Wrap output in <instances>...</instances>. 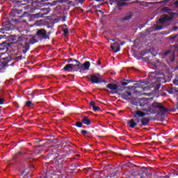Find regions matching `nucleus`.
I'll return each instance as SVG.
<instances>
[{
    "mask_svg": "<svg viewBox=\"0 0 178 178\" xmlns=\"http://www.w3.org/2000/svg\"><path fill=\"white\" fill-rule=\"evenodd\" d=\"M149 122H151V119L148 118H143L140 120L141 124L140 125V127H143V126H148Z\"/></svg>",
    "mask_w": 178,
    "mask_h": 178,
    "instance_id": "16",
    "label": "nucleus"
},
{
    "mask_svg": "<svg viewBox=\"0 0 178 178\" xmlns=\"http://www.w3.org/2000/svg\"><path fill=\"white\" fill-rule=\"evenodd\" d=\"M72 72H79V63L76 65L72 64Z\"/></svg>",
    "mask_w": 178,
    "mask_h": 178,
    "instance_id": "29",
    "label": "nucleus"
},
{
    "mask_svg": "<svg viewBox=\"0 0 178 178\" xmlns=\"http://www.w3.org/2000/svg\"><path fill=\"white\" fill-rule=\"evenodd\" d=\"M129 83H136V81H133L131 79H124L123 81L121 82V86H127Z\"/></svg>",
    "mask_w": 178,
    "mask_h": 178,
    "instance_id": "21",
    "label": "nucleus"
},
{
    "mask_svg": "<svg viewBox=\"0 0 178 178\" xmlns=\"http://www.w3.org/2000/svg\"><path fill=\"white\" fill-rule=\"evenodd\" d=\"M156 30H162V26L161 25H157L156 26Z\"/></svg>",
    "mask_w": 178,
    "mask_h": 178,
    "instance_id": "51",
    "label": "nucleus"
},
{
    "mask_svg": "<svg viewBox=\"0 0 178 178\" xmlns=\"http://www.w3.org/2000/svg\"><path fill=\"white\" fill-rule=\"evenodd\" d=\"M134 105H135L136 106H140V102L139 100L137 102H134Z\"/></svg>",
    "mask_w": 178,
    "mask_h": 178,
    "instance_id": "50",
    "label": "nucleus"
},
{
    "mask_svg": "<svg viewBox=\"0 0 178 178\" xmlns=\"http://www.w3.org/2000/svg\"><path fill=\"white\" fill-rule=\"evenodd\" d=\"M24 154H27L28 155H31L33 154L32 151H28L27 152H24Z\"/></svg>",
    "mask_w": 178,
    "mask_h": 178,
    "instance_id": "56",
    "label": "nucleus"
},
{
    "mask_svg": "<svg viewBox=\"0 0 178 178\" xmlns=\"http://www.w3.org/2000/svg\"><path fill=\"white\" fill-rule=\"evenodd\" d=\"M170 54V51H165V54H164V55H168V54Z\"/></svg>",
    "mask_w": 178,
    "mask_h": 178,
    "instance_id": "64",
    "label": "nucleus"
},
{
    "mask_svg": "<svg viewBox=\"0 0 178 178\" xmlns=\"http://www.w3.org/2000/svg\"><path fill=\"white\" fill-rule=\"evenodd\" d=\"M17 41V42H19L20 45V44H24L27 42L29 41V38H27V36L22 35L18 37Z\"/></svg>",
    "mask_w": 178,
    "mask_h": 178,
    "instance_id": "14",
    "label": "nucleus"
},
{
    "mask_svg": "<svg viewBox=\"0 0 178 178\" xmlns=\"http://www.w3.org/2000/svg\"><path fill=\"white\" fill-rule=\"evenodd\" d=\"M118 176H119V174L118 173V171L111 174L110 175L111 177H118Z\"/></svg>",
    "mask_w": 178,
    "mask_h": 178,
    "instance_id": "36",
    "label": "nucleus"
},
{
    "mask_svg": "<svg viewBox=\"0 0 178 178\" xmlns=\"http://www.w3.org/2000/svg\"><path fill=\"white\" fill-rule=\"evenodd\" d=\"M106 88L112 90V91L119 90V86L115 83H108V85H106Z\"/></svg>",
    "mask_w": 178,
    "mask_h": 178,
    "instance_id": "15",
    "label": "nucleus"
},
{
    "mask_svg": "<svg viewBox=\"0 0 178 178\" xmlns=\"http://www.w3.org/2000/svg\"><path fill=\"white\" fill-rule=\"evenodd\" d=\"M8 40H10V41H16V40H17V36L10 35L8 37Z\"/></svg>",
    "mask_w": 178,
    "mask_h": 178,
    "instance_id": "31",
    "label": "nucleus"
},
{
    "mask_svg": "<svg viewBox=\"0 0 178 178\" xmlns=\"http://www.w3.org/2000/svg\"><path fill=\"white\" fill-rule=\"evenodd\" d=\"M81 133L83 135V136H86V134H88V132L84 129L81 130Z\"/></svg>",
    "mask_w": 178,
    "mask_h": 178,
    "instance_id": "44",
    "label": "nucleus"
},
{
    "mask_svg": "<svg viewBox=\"0 0 178 178\" xmlns=\"http://www.w3.org/2000/svg\"><path fill=\"white\" fill-rule=\"evenodd\" d=\"M78 65H79V70L80 73H81L83 72V70H86V69L84 68L83 64L80 63V61H79Z\"/></svg>",
    "mask_w": 178,
    "mask_h": 178,
    "instance_id": "27",
    "label": "nucleus"
},
{
    "mask_svg": "<svg viewBox=\"0 0 178 178\" xmlns=\"http://www.w3.org/2000/svg\"><path fill=\"white\" fill-rule=\"evenodd\" d=\"M83 65L85 70H88L90 69V66H91L90 61H86Z\"/></svg>",
    "mask_w": 178,
    "mask_h": 178,
    "instance_id": "25",
    "label": "nucleus"
},
{
    "mask_svg": "<svg viewBox=\"0 0 178 178\" xmlns=\"http://www.w3.org/2000/svg\"><path fill=\"white\" fill-rule=\"evenodd\" d=\"M154 79H156L157 81H161L162 79H165V74H163V73L156 74Z\"/></svg>",
    "mask_w": 178,
    "mask_h": 178,
    "instance_id": "20",
    "label": "nucleus"
},
{
    "mask_svg": "<svg viewBox=\"0 0 178 178\" xmlns=\"http://www.w3.org/2000/svg\"><path fill=\"white\" fill-rule=\"evenodd\" d=\"M145 113L146 115H155L156 112L154 108H152V106H151L150 107L147 108ZM156 113H159V111H157Z\"/></svg>",
    "mask_w": 178,
    "mask_h": 178,
    "instance_id": "17",
    "label": "nucleus"
},
{
    "mask_svg": "<svg viewBox=\"0 0 178 178\" xmlns=\"http://www.w3.org/2000/svg\"><path fill=\"white\" fill-rule=\"evenodd\" d=\"M135 83H134V86H133L134 90H136V88H140L143 86V85H141V81H135Z\"/></svg>",
    "mask_w": 178,
    "mask_h": 178,
    "instance_id": "24",
    "label": "nucleus"
},
{
    "mask_svg": "<svg viewBox=\"0 0 178 178\" xmlns=\"http://www.w3.org/2000/svg\"><path fill=\"white\" fill-rule=\"evenodd\" d=\"M75 126L76 127H79V128L82 127H83V122H76L75 123Z\"/></svg>",
    "mask_w": 178,
    "mask_h": 178,
    "instance_id": "32",
    "label": "nucleus"
},
{
    "mask_svg": "<svg viewBox=\"0 0 178 178\" xmlns=\"http://www.w3.org/2000/svg\"><path fill=\"white\" fill-rule=\"evenodd\" d=\"M92 111H94V112H97V111H101V108L99 107V106H95V107H94L93 108H92Z\"/></svg>",
    "mask_w": 178,
    "mask_h": 178,
    "instance_id": "40",
    "label": "nucleus"
},
{
    "mask_svg": "<svg viewBox=\"0 0 178 178\" xmlns=\"http://www.w3.org/2000/svg\"><path fill=\"white\" fill-rule=\"evenodd\" d=\"M82 123L86 126H90L91 124V120L88 118V116H85L82 119Z\"/></svg>",
    "mask_w": 178,
    "mask_h": 178,
    "instance_id": "18",
    "label": "nucleus"
},
{
    "mask_svg": "<svg viewBox=\"0 0 178 178\" xmlns=\"http://www.w3.org/2000/svg\"><path fill=\"white\" fill-rule=\"evenodd\" d=\"M152 108L153 109H159L161 111V115H166L168 112H169V109L162 105V104L157 102H154L152 104Z\"/></svg>",
    "mask_w": 178,
    "mask_h": 178,
    "instance_id": "5",
    "label": "nucleus"
},
{
    "mask_svg": "<svg viewBox=\"0 0 178 178\" xmlns=\"http://www.w3.org/2000/svg\"><path fill=\"white\" fill-rule=\"evenodd\" d=\"M37 39L35 37L30 39V43L31 45L36 44L38 41H48V35H47V31L44 29H38L35 33Z\"/></svg>",
    "mask_w": 178,
    "mask_h": 178,
    "instance_id": "1",
    "label": "nucleus"
},
{
    "mask_svg": "<svg viewBox=\"0 0 178 178\" xmlns=\"http://www.w3.org/2000/svg\"><path fill=\"white\" fill-rule=\"evenodd\" d=\"M3 94V90H0V97H2V95Z\"/></svg>",
    "mask_w": 178,
    "mask_h": 178,
    "instance_id": "60",
    "label": "nucleus"
},
{
    "mask_svg": "<svg viewBox=\"0 0 178 178\" xmlns=\"http://www.w3.org/2000/svg\"><path fill=\"white\" fill-rule=\"evenodd\" d=\"M13 44V42H9V41H4L0 43V51H5V49H9L10 45Z\"/></svg>",
    "mask_w": 178,
    "mask_h": 178,
    "instance_id": "12",
    "label": "nucleus"
},
{
    "mask_svg": "<svg viewBox=\"0 0 178 178\" xmlns=\"http://www.w3.org/2000/svg\"><path fill=\"white\" fill-rule=\"evenodd\" d=\"M90 106H92V108H95L97 106V103L94 101H91L90 103Z\"/></svg>",
    "mask_w": 178,
    "mask_h": 178,
    "instance_id": "37",
    "label": "nucleus"
},
{
    "mask_svg": "<svg viewBox=\"0 0 178 178\" xmlns=\"http://www.w3.org/2000/svg\"><path fill=\"white\" fill-rule=\"evenodd\" d=\"M18 60H22L23 59V57L22 56H19L17 57Z\"/></svg>",
    "mask_w": 178,
    "mask_h": 178,
    "instance_id": "62",
    "label": "nucleus"
},
{
    "mask_svg": "<svg viewBox=\"0 0 178 178\" xmlns=\"http://www.w3.org/2000/svg\"><path fill=\"white\" fill-rule=\"evenodd\" d=\"M177 30H178V27H177V26H175L173 27V31H177Z\"/></svg>",
    "mask_w": 178,
    "mask_h": 178,
    "instance_id": "59",
    "label": "nucleus"
},
{
    "mask_svg": "<svg viewBox=\"0 0 178 178\" xmlns=\"http://www.w3.org/2000/svg\"><path fill=\"white\" fill-rule=\"evenodd\" d=\"M66 163V161L63 160L60 156H57L56 159H54V160L51 161L50 163V168L54 170V172H59L62 168L63 167V165Z\"/></svg>",
    "mask_w": 178,
    "mask_h": 178,
    "instance_id": "2",
    "label": "nucleus"
},
{
    "mask_svg": "<svg viewBox=\"0 0 178 178\" xmlns=\"http://www.w3.org/2000/svg\"><path fill=\"white\" fill-rule=\"evenodd\" d=\"M30 44H31L30 42V40H29V42H26L25 43H20V46L22 49V53L24 54H27V52H29V51H30Z\"/></svg>",
    "mask_w": 178,
    "mask_h": 178,
    "instance_id": "11",
    "label": "nucleus"
},
{
    "mask_svg": "<svg viewBox=\"0 0 178 178\" xmlns=\"http://www.w3.org/2000/svg\"><path fill=\"white\" fill-rule=\"evenodd\" d=\"M24 2H28L29 3H30V2H33V1L34 0H22Z\"/></svg>",
    "mask_w": 178,
    "mask_h": 178,
    "instance_id": "57",
    "label": "nucleus"
},
{
    "mask_svg": "<svg viewBox=\"0 0 178 178\" xmlns=\"http://www.w3.org/2000/svg\"><path fill=\"white\" fill-rule=\"evenodd\" d=\"M173 19V17H170L168 15H164L163 16V17L160 18L159 19V22L160 23V24H166V23H168V22H170V20H172Z\"/></svg>",
    "mask_w": 178,
    "mask_h": 178,
    "instance_id": "10",
    "label": "nucleus"
},
{
    "mask_svg": "<svg viewBox=\"0 0 178 178\" xmlns=\"http://www.w3.org/2000/svg\"><path fill=\"white\" fill-rule=\"evenodd\" d=\"M127 88L128 90H134V86H127Z\"/></svg>",
    "mask_w": 178,
    "mask_h": 178,
    "instance_id": "55",
    "label": "nucleus"
},
{
    "mask_svg": "<svg viewBox=\"0 0 178 178\" xmlns=\"http://www.w3.org/2000/svg\"><path fill=\"white\" fill-rule=\"evenodd\" d=\"M129 127H131V129H134V127H136V126H137V123L135 122L134 118L131 119L129 122Z\"/></svg>",
    "mask_w": 178,
    "mask_h": 178,
    "instance_id": "22",
    "label": "nucleus"
},
{
    "mask_svg": "<svg viewBox=\"0 0 178 178\" xmlns=\"http://www.w3.org/2000/svg\"><path fill=\"white\" fill-rule=\"evenodd\" d=\"M56 3H58V1H54L52 3H47V5H50V6H55V5H56Z\"/></svg>",
    "mask_w": 178,
    "mask_h": 178,
    "instance_id": "41",
    "label": "nucleus"
},
{
    "mask_svg": "<svg viewBox=\"0 0 178 178\" xmlns=\"http://www.w3.org/2000/svg\"><path fill=\"white\" fill-rule=\"evenodd\" d=\"M51 178H59V175H54Z\"/></svg>",
    "mask_w": 178,
    "mask_h": 178,
    "instance_id": "58",
    "label": "nucleus"
},
{
    "mask_svg": "<svg viewBox=\"0 0 178 178\" xmlns=\"http://www.w3.org/2000/svg\"><path fill=\"white\" fill-rule=\"evenodd\" d=\"M47 35H48V41H49V40H51V38H49V36L51 35V31L47 32Z\"/></svg>",
    "mask_w": 178,
    "mask_h": 178,
    "instance_id": "53",
    "label": "nucleus"
},
{
    "mask_svg": "<svg viewBox=\"0 0 178 178\" xmlns=\"http://www.w3.org/2000/svg\"><path fill=\"white\" fill-rule=\"evenodd\" d=\"M87 79H88L90 83H92V84H99V83H106L105 80H103L102 78H101V75L99 74H96L90 76H87Z\"/></svg>",
    "mask_w": 178,
    "mask_h": 178,
    "instance_id": "6",
    "label": "nucleus"
},
{
    "mask_svg": "<svg viewBox=\"0 0 178 178\" xmlns=\"http://www.w3.org/2000/svg\"><path fill=\"white\" fill-rule=\"evenodd\" d=\"M120 51V45L118 44L116 47V49L114 50V53L117 54V52H119Z\"/></svg>",
    "mask_w": 178,
    "mask_h": 178,
    "instance_id": "39",
    "label": "nucleus"
},
{
    "mask_svg": "<svg viewBox=\"0 0 178 178\" xmlns=\"http://www.w3.org/2000/svg\"><path fill=\"white\" fill-rule=\"evenodd\" d=\"M169 10H170V8H169V7H163L162 8V11L164 13H166V12H169Z\"/></svg>",
    "mask_w": 178,
    "mask_h": 178,
    "instance_id": "35",
    "label": "nucleus"
},
{
    "mask_svg": "<svg viewBox=\"0 0 178 178\" xmlns=\"http://www.w3.org/2000/svg\"><path fill=\"white\" fill-rule=\"evenodd\" d=\"M118 45H119V43L118 42H115L114 43L111 44V48L113 51H115V49L118 47Z\"/></svg>",
    "mask_w": 178,
    "mask_h": 178,
    "instance_id": "28",
    "label": "nucleus"
},
{
    "mask_svg": "<svg viewBox=\"0 0 178 178\" xmlns=\"http://www.w3.org/2000/svg\"><path fill=\"white\" fill-rule=\"evenodd\" d=\"M65 72H73V64H67L64 67Z\"/></svg>",
    "mask_w": 178,
    "mask_h": 178,
    "instance_id": "19",
    "label": "nucleus"
},
{
    "mask_svg": "<svg viewBox=\"0 0 178 178\" xmlns=\"http://www.w3.org/2000/svg\"><path fill=\"white\" fill-rule=\"evenodd\" d=\"M21 154H22V152H18L17 153L15 154L13 156V161H14V162H16V161H17V158L20 156Z\"/></svg>",
    "mask_w": 178,
    "mask_h": 178,
    "instance_id": "26",
    "label": "nucleus"
},
{
    "mask_svg": "<svg viewBox=\"0 0 178 178\" xmlns=\"http://www.w3.org/2000/svg\"><path fill=\"white\" fill-rule=\"evenodd\" d=\"M170 0H163L159 2V3H168Z\"/></svg>",
    "mask_w": 178,
    "mask_h": 178,
    "instance_id": "48",
    "label": "nucleus"
},
{
    "mask_svg": "<svg viewBox=\"0 0 178 178\" xmlns=\"http://www.w3.org/2000/svg\"><path fill=\"white\" fill-rule=\"evenodd\" d=\"M173 83H174V84H175V86H178V80H177V79H175V80L173 81Z\"/></svg>",
    "mask_w": 178,
    "mask_h": 178,
    "instance_id": "54",
    "label": "nucleus"
},
{
    "mask_svg": "<svg viewBox=\"0 0 178 178\" xmlns=\"http://www.w3.org/2000/svg\"><path fill=\"white\" fill-rule=\"evenodd\" d=\"M12 83H13V79H10V80H8V81H6V84L7 86H10V84H12Z\"/></svg>",
    "mask_w": 178,
    "mask_h": 178,
    "instance_id": "42",
    "label": "nucleus"
},
{
    "mask_svg": "<svg viewBox=\"0 0 178 178\" xmlns=\"http://www.w3.org/2000/svg\"><path fill=\"white\" fill-rule=\"evenodd\" d=\"M133 17V13L132 12H127L126 13L124 17H117L115 18V22L118 24H124L126 22H129Z\"/></svg>",
    "mask_w": 178,
    "mask_h": 178,
    "instance_id": "3",
    "label": "nucleus"
},
{
    "mask_svg": "<svg viewBox=\"0 0 178 178\" xmlns=\"http://www.w3.org/2000/svg\"><path fill=\"white\" fill-rule=\"evenodd\" d=\"M4 102H5V99L0 97V105H3Z\"/></svg>",
    "mask_w": 178,
    "mask_h": 178,
    "instance_id": "47",
    "label": "nucleus"
},
{
    "mask_svg": "<svg viewBox=\"0 0 178 178\" xmlns=\"http://www.w3.org/2000/svg\"><path fill=\"white\" fill-rule=\"evenodd\" d=\"M9 62H10V58L9 57L1 58V61L0 62V73H5L6 67L9 66Z\"/></svg>",
    "mask_w": 178,
    "mask_h": 178,
    "instance_id": "7",
    "label": "nucleus"
},
{
    "mask_svg": "<svg viewBox=\"0 0 178 178\" xmlns=\"http://www.w3.org/2000/svg\"><path fill=\"white\" fill-rule=\"evenodd\" d=\"M28 95L32 97V98H34V92H29Z\"/></svg>",
    "mask_w": 178,
    "mask_h": 178,
    "instance_id": "52",
    "label": "nucleus"
},
{
    "mask_svg": "<svg viewBox=\"0 0 178 178\" xmlns=\"http://www.w3.org/2000/svg\"><path fill=\"white\" fill-rule=\"evenodd\" d=\"M14 5H19V3H21L22 1H19V0H14L13 1Z\"/></svg>",
    "mask_w": 178,
    "mask_h": 178,
    "instance_id": "45",
    "label": "nucleus"
},
{
    "mask_svg": "<svg viewBox=\"0 0 178 178\" xmlns=\"http://www.w3.org/2000/svg\"><path fill=\"white\" fill-rule=\"evenodd\" d=\"M49 12H51L49 8H43L40 9V12H38V13L33 14L31 15V17H34L35 19L38 17H44V16H47V15H48Z\"/></svg>",
    "mask_w": 178,
    "mask_h": 178,
    "instance_id": "8",
    "label": "nucleus"
},
{
    "mask_svg": "<svg viewBox=\"0 0 178 178\" xmlns=\"http://www.w3.org/2000/svg\"><path fill=\"white\" fill-rule=\"evenodd\" d=\"M159 88H161V85L160 84H157L154 88L155 91H158V90H159Z\"/></svg>",
    "mask_w": 178,
    "mask_h": 178,
    "instance_id": "49",
    "label": "nucleus"
},
{
    "mask_svg": "<svg viewBox=\"0 0 178 178\" xmlns=\"http://www.w3.org/2000/svg\"><path fill=\"white\" fill-rule=\"evenodd\" d=\"M178 37V34L174 35H170L169 36V39L170 40H176V38H177Z\"/></svg>",
    "mask_w": 178,
    "mask_h": 178,
    "instance_id": "38",
    "label": "nucleus"
},
{
    "mask_svg": "<svg viewBox=\"0 0 178 178\" xmlns=\"http://www.w3.org/2000/svg\"><path fill=\"white\" fill-rule=\"evenodd\" d=\"M145 101H147V99H145V98H140L139 99V106H145L147 105V103H145Z\"/></svg>",
    "mask_w": 178,
    "mask_h": 178,
    "instance_id": "23",
    "label": "nucleus"
},
{
    "mask_svg": "<svg viewBox=\"0 0 178 178\" xmlns=\"http://www.w3.org/2000/svg\"><path fill=\"white\" fill-rule=\"evenodd\" d=\"M15 27L10 20L8 19L6 22H2V28L0 29V33L5 34L6 31H10Z\"/></svg>",
    "mask_w": 178,
    "mask_h": 178,
    "instance_id": "4",
    "label": "nucleus"
},
{
    "mask_svg": "<svg viewBox=\"0 0 178 178\" xmlns=\"http://www.w3.org/2000/svg\"><path fill=\"white\" fill-rule=\"evenodd\" d=\"M133 116L134 118V120L138 124L140 122H141V118H144L145 116H147V113H144L141 111H136L133 113Z\"/></svg>",
    "mask_w": 178,
    "mask_h": 178,
    "instance_id": "9",
    "label": "nucleus"
},
{
    "mask_svg": "<svg viewBox=\"0 0 178 178\" xmlns=\"http://www.w3.org/2000/svg\"><path fill=\"white\" fill-rule=\"evenodd\" d=\"M68 63H70V62H76V63H79V60L74 59V58H68L67 59Z\"/></svg>",
    "mask_w": 178,
    "mask_h": 178,
    "instance_id": "33",
    "label": "nucleus"
},
{
    "mask_svg": "<svg viewBox=\"0 0 178 178\" xmlns=\"http://www.w3.org/2000/svg\"><path fill=\"white\" fill-rule=\"evenodd\" d=\"M48 141H51V143H55V141H56V139H53L52 140H51V139H48Z\"/></svg>",
    "mask_w": 178,
    "mask_h": 178,
    "instance_id": "61",
    "label": "nucleus"
},
{
    "mask_svg": "<svg viewBox=\"0 0 178 178\" xmlns=\"http://www.w3.org/2000/svg\"><path fill=\"white\" fill-rule=\"evenodd\" d=\"M117 5H118V7L119 8V9H120V8H122V6H126V5H127V3L126 2H120V3H118Z\"/></svg>",
    "mask_w": 178,
    "mask_h": 178,
    "instance_id": "30",
    "label": "nucleus"
},
{
    "mask_svg": "<svg viewBox=\"0 0 178 178\" xmlns=\"http://www.w3.org/2000/svg\"><path fill=\"white\" fill-rule=\"evenodd\" d=\"M119 95L122 99H124L125 101H129L131 99L129 97H131V92L125 91L122 93H119Z\"/></svg>",
    "mask_w": 178,
    "mask_h": 178,
    "instance_id": "13",
    "label": "nucleus"
},
{
    "mask_svg": "<svg viewBox=\"0 0 178 178\" xmlns=\"http://www.w3.org/2000/svg\"><path fill=\"white\" fill-rule=\"evenodd\" d=\"M31 105H33V102H31V101H28L25 104V106H27L28 108H30Z\"/></svg>",
    "mask_w": 178,
    "mask_h": 178,
    "instance_id": "34",
    "label": "nucleus"
},
{
    "mask_svg": "<svg viewBox=\"0 0 178 178\" xmlns=\"http://www.w3.org/2000/svg\"><path fill=\"white\" fill-rule=\"evenodd\" d=\"M64 35H67L69 34V29H65L63 30Z\"/></svg>",
    "mask_w": 178,
    "mask_h": 178,
    "instance_id": "46",
    "label": "nucleus"
},
{
    "mask_svg": "<svg viewBox=\"0 0 178 178\" xmlns=\"http://www.w3.org/2000/svg\"><path fill=\"white\" fill-rule=\"evenodd\" d=\"M74 2L76 5H79V3H83V2H84V0H74Z\"/></svg>",
    "mask_w": 178,
    "mask_h": 178,
    "instance_id": "43",
    "label": "nucleus"
},
{
    "mask_svg": "<svg viewBox=\"0 0 178 178\" xmlns=\"http://www.w3.org/2000/svg\"><path fill=\"white\" fill-rule=\"evenodd\" d=\"M174 5H175V6H178V0L174 3Z\"/></svg>",
    "mask_w": 178,
    "mask_h": 178,
    "instance_id": "63",
    "label": "nucleus"
}]
</instances>
